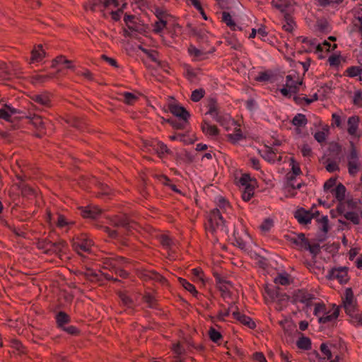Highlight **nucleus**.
Returning a JSON list of instances; mask_svg holds the SVG:
<instances>
[{
    "mask_svg": "<svg viewBox=\"0 0 362 362\" xmlns=\"http://www.w3.org/2000/svg\"><path fill=\"white\" fill-rule=\"evenodd\" d=\"M110 223L115 229H111L107 226H104L103 229L112 238H117L126 233H132L137 228L136 222L130 220L125 214L112 217L110 220Z\"/></svg>",
    "mask_w": 362,
    "mask_h": 362,
    "instance_id": "nucleus-1",
    "label": "nucleus"
},
{
    "mask_svg": "<svg viewBox=\"0 0 362 362\" xmlns=\"http://www.w3.org/2000/svg\"><path fill=\"white\" fill-rule=\"evenodd\" d=\"M355 296H345L343 305L345 313L351 317V323L356 326H362V315L359 313Z\"/></svg>",
    "mask_w": 362,
    "mask_h": 362,
    "instance_id": "nucleus-2",
    "label": "nucleus"
},
{
    "mask_svg": "<svg viewBox=\"0 0 362 362\" xmlns=\"http://www.w3.org/2000/svg\"><path fill=\"white\" fill-rule=\"evenodd\" d=\"M122 303L128 308H134L139 306L141 303L147 304V307L150 308H158V300L155 296H142L141 300H138L136 296H119Z\"/></svg>",
    "mask_w": 362,
    "mask_h": 362,
    "instance_id": "nucleus-3",
    "label": "nucleus"
},
{
    "mask_svg": "<svg viewBox=\"0 0 362 362\" xmlns=\"http://www.w3.org/2000/svg\"><path fill=\"white\" fill-rule=\"evenodd\" d=\"M104 264L105 269H109L123 279L129 276V273L124 269L128 264V262L122 257L107 258L105 260Z\"/></svg>",
    "mask_w": 362,
    "mask_h": 362,
    "instance_id": "nucleus-4",
    "label": "nucleus"
},
{
    "mask_svg": "<svg viewBox=\"0 0 362 362\" xmlns=\"http://www.w3.org/2000/svg\"><path fill=\"white\" fill-rule=\"evenodd\" d=\"M206 228L211 233L220 230L221 231L228 233V229L225 225V221L221 214L220 209H214L208 215V222Z\"/></svg>",
    "mask_w": 362,
    "mask_h": 362,
    "instance_id": "nucleus-5",
    "label": "nucleus"
},
{
    "mask_svg": "<svg viewBox=\"0 0 362 362\" xmlns=\"http://www.w3.org/2000/svg\"><path fill=\"white\" fill-rule=\"evenodd\" d=\"M303 81L299 79L298 76L295 73L286 76L285 84L279 89L281 94L286 98H291L293 95L299 91L300 86Z\"/></svg>",
    "mask_w": 362,
    "mask_h": 362,
    "instance_id": "nucleus-6",
    "label": "nucleus"
},
{
    "mask_svg": "<svg viewBox=\"0 0 362 362\" xmlns=\"http://www.w3.org/2000/svg\"><path fill=\"white\" fill-rule=\"evenodd\" d=\"M207 107L208 111L206 114L210 115L221 125L225 126L229 119V117L222 114L221 107L218 103L215 100L211 99L208 103Z\"/></svg>",
    "mask_w": 362,
    "mask_h": 362,
    "instance_id": "nucleus-7",
    "label": "nucleus"
},
{
    "mask_svg": "<svg viewBox=\"0 0 362 362\" xmlns=\"http://www.w3.org/2000/svg\"><path fill=\"white\" fill-rule=\"evenodd\" d=\"M138 276L145 282H152L161 286L168 285L166 279L153 270L147 269H141L138 272Z\"/></svg>",
    "mask_w": 362,
    "mask_h": 362,
    "instance_id": "nucleus-8",
    "label": "nucleus"
},
{
    "mask_svg": "<svg viewBox=\"0 0 362 362\" xmlns=\"http://www.w3.org/2000/svg\"><path fill=\"white\" fill-rule=\"evenodd\" d=\"M347 159L349 173L354 175L358 172L359 165L358 153L353 144H351V148L349 154L347 155Z\"/></svg>",
    "mask_w": 362,
    "mask_h": 362,
    "instance_id": "nucleus-9",
    "label": "nucleus"
},
{
    "mask_svg": "<svg viewBox=\"0 0 362 362\" xmlns=\"http://www.w3.org/2000/svg\"><path fill=\"white\" fill-rule=\"evenodd\" d=\"M18 74V68L16 65L9 66L4 62H0V81L9 80Z\"/></svg>",
    "mask_w": 362,
    "mask_h": 362,
    "instance_id": "nucleus-10",
    "label": "nucleus"
},
{
    "mask_svg": "<svg viewBox=\"0 0 362 362\" xmlns=\"http://www.w3.org/2000/svg\"><path fill=\"white\" fill-rule=\"evenodd\" d=\"M327 276L330 279H337L343 284L347 281V270L345 267L334 268L329 271Z\"/></svg>",
    "mask_w": 362,
    "mask_h": 362,
    "instance_id": "nucleus-11",
    "label": "nucleus"
},
{
    "mask_svg": "<svg viewBox=\"0 0 362 362\" xmlns=\"http://www.w3.org/2000/svg\"><path fill=\"white\" fill-rule=\"evenodd\" d=\"M93 246V243L90 240L83 238L80 239L74 243V247L76 251L81 255L82 252H91V247Z\"/></svg>",
    "mask_w": 362,
    "mask_h": 362,
    "instance_id": "nucleus-12",
    "label": "nucleus"
},
{
    "mask_svg": "<svg viewBox=\"0 0 362 362\" xmlns=\"http://www.w3.org/2000/svg\"><path fill=\"white\" fill-rule=\"evenodd\" d=\"M27 118L30 119V123L39 131L37 136L40 137L43 133V130L45 129V122L43 119L37 115L29 113Z\"/></svg>",
    "mask_w": 362,
    "mask_h": 362,
    "instance_id": "nucleus-13",
    "label": "nucleus"
},
{
    "mask_svg": "<svg viewBox=\"0 0 362 362\" xmlns=\"http://www.w3.org/2000/svg\"><path fill=\"white\" fill-rule=\"evenodd\" d=\"M81 214L86 218L96 219L102 214L101 209L95 206L80 208Z\"/></svg>",
    "mask_w": 362,
    "mask_h": 362,
    "instance_id": "nucleus-14",
    "label": "nucleus"
},
{
    "mask_svg": "<svg viewBox=\"0 0 362 362\" xmlns=\"http://www.w3.org/2000/svg\"><path fill=\"white\" fill-rule=\"evenodd\" d=\"M232 315L234 319L239 321L241 324L247 326L250 329H254L256 327V323L255 321L250 317L239 312L238 310L233 312Z\"/></svg>",
    "mask_w": 362,
    "mask_h": 362,
    "instance_id": "nucleus-15",
    "label": "nucleus"
},
{
    "mask_svg": "<svg viewBox=\"0 0 362 362\" xmlns=\"http://www.w3.org/2000/svg\"><path fill=\"white\" fill-rule=\"evenodd\" d=\"M170 112L179 119L188 120L190 116L189 112L178 104H171L170 105Z\"/></svg>",
    "mask_w": 362,
    "mask_h": 362,
    "instance_id": "nucleus-16",
    "label": "nucleus"
},
{
    "mask_svg": "<svg viewBox=\"0 0 362 362\" xmlns=\"http://www.w3.org/2000/svg\"><path fill=\"white\" fill-rule=\"evenodd\" d=\"M189 55L193 58L194 61H202L208 58V55L211 52H205L202 49L197 48L194 45H190L188 48Z\"/></svg>",
    "mask_w": 362,
    "mask_h": 362,
    "instance_id": "nucleus-17",
    "label": "nucleus"
},
{
    "mask_svg": "<svg viewBox=\"0 0 362 362\" xmlns=\"http://www.w3.org/2000/svg\"><path fill=\"white\" fill-rule=\"evenodd\" d=\"M314 217L315 214H311L310 211H305L303 209L297 210L295 214V218L301 224H308L310 223L312 218Z\"/></svg>",
    "mask_w": 362,
    "mask_h": 362,
    "instance_id": "nucleus-18",
    "label": "nucleus"
},
{
    "mask_svg": "<svg viewBox=\"0 0 362 362\" xmlns=\"http://www.w3.org/2000/svg\"><path fill=\"white\" fill-rule=\"evenodd\" d=\"M341 159L339 157L332 158L327 156L325 161V168L329 173H334L339 170V164Z\"/></svg>",
    "mask_w": 362,
    "mask_h": 362,
    "instance_id": "nucleus-19",
    "label": "nucleus"
},
{
    "mask_svg": "<svg viewBox=\"0 0 362 362\" xmlns=\"http://www.w3.org/2000/svg\"><path fill=\"white\" fill-rule=\"evenodd\" d=\"M333 312L332 314L329 315L328 313H326L325 315L320 317L318 320L319 323L325 324L329 322H332L336 320L339 315L340 312L339 306L336 305L335 304L332 305Z\"/></svg>",
    "mask_w": 362,
    "mask_h": 362,
    "instance_id": "nucleus-20",
    "label": "nucleus"
},
{
    "mask_svg": "<svg viewBox=\"0 0 362 362\" xmlns=\"http://www.w3.org/2000/svg\"><path fill=\"white\" fill-rule=\"evenodd\" d=\"M153 150L160 157L163 158L167 154H170L172 152L168 146L161 141H155L153 145Z\"/></svg>",
    "mask_w": 362,
    "mask_h": 362,
    "instance_id": "nucleus-21",
    "label": "nucleus"
},
{
    "mask_svg": "<svg viewBox=\"0 0 362 362\" xmlns=\"http://www.w3.org/2000/svg\"><path fill=\"white\" fill-rule=\"evenodd\" d=\"M272 5L281 13H288L292 6L290 0H272Z\"/></svg>",
    "mask_w": 362,
    "mask_h": 362,
    "instance_id": "nucleus-22",
    "label": "nucleus"
},
{
    "mask_svg": "<svg viewBox=\"0 0 362 362\" xmlns=\"http://www.w3.org/2000/svg\"><path fill=\"white\" fill-rule=\"evenodd\" d=\"M20 113V111L10 105H6L0 108V118L9 121L12 115Z\"/></svg>",
    "mask_w": 362,
    "mask_h": 362,
    "instance_id": "nucleus-23",
    "label": "nucleus"
},
{
    "mask_svg": "<svg viewBox=\"0 0 362 362\" xmlns=\"http://www.w3.org/2000/svg\"><path fill=\"white\" fill-rule=\"evenodd\" d=\"M45 52L42 49V45H38L37 47L33 49L31 52L30 63H38L40 62L44 57Z\"/></svg>",
    "mask_w": 362,
    "mask_h": 362,
    "instance_id": "nucleus-24",
    "label": "nucleus"
},
{
    "mask_svg": "<svg viewBox=\"0 0 362 362\" xmlns=\"http://www.w3.org/2000/svg\"><path fill=\"white\" fill-rule=\"evenodd\" d=\"M202 129L206 135L211 137L216 136L219 134L218 128L206 121L203 122L202 125Z\"/></svg>",
    "mask_w": 362,
    "mask_h": 362,
    "instance_id": "nucleus-25",
    "label": "nucleus"
},
{
    "mask_svg": "<svg viewBox=\"0 0 362 362\" xmlns=\"http://www.w3.org/2000/svg\"><path fill=\"white\" fill-rule=\"evenodd\" d=\"M157 20H169L171 16L167 12L165 9L158 6H153L151 8Z\"/></svg>",
    "mask_w": 362,
    "mask_h": 362,
    "instance_id": "nucleus-26",
    "label": "nucleus"
},
{
    "mask_svg": "<svg viewBox=\"0 0 362 362\" xmlns=\"http://www.w3.org/2000/svg\"><path fill=\"white\" fill-rule=\"evenodd\" d=\"M217 207L216 209H220L221 214L222 213H229L230 210V205L229 202L223 197H217L216 198Z\"/></svg>",
    "mask_w": 362,
    "mask_h": 362,
    "instance_id": "nucleus-27",
    "label": "nucleus"
},
{
    "mask_svg": "<svg viewBox=\"0 0 362 362\" xmlns=\"http://www.w3.org/2000/svg\"><path fill=\"white\" fill-rule=\"evenodd\" d=\"M190 277L195 283L203 284L204 282V274L202 269L194 268L190 270Z\"/></svg>",
    "mask_w": 362,
    "mask_h": 362,
    "instance_id": "nucleus-28",
    "label": "nucleus"
},
{
    "mask_svg": "<svg viewBox=\"0 0 362 362\" xmlns=\"http://www.w3.org/2000/svg\"><path fill=\"white\" fill-rule=\"evenodd\" d=\"M216 281L217 286L221 292L228 294H232L233 291L230 290L231 285L229 281L221 277H217Z\"/></svg>",
    "mask_w": 362,
    "mask_h": 362,
    "instance_id": "nucleus-29",
    "label": "nucleus"
},
{
    "mask_svg": "<svg viewBox=\"0 0 362 362\" xmlns=\"http://www.w3.org/2000/svg\"><path fill=\"white\" fill-rule=\"evenodd\" d=\"M347 124L349 134L351 136H356L358 125V118L356 116L350 117L348 119Z\"/></svg>",
    "mask_w": 362,
    "mask_h": 362,
    "instance_id": "nucleus-30",
    "label": "nucleus"
},
{
    "mask_svg": "<svg viewBox=\"0 0 362 362\" xmlns=\"http://www.w3.org/2000/svg\"><path fill=\"white\" fill-rule=\"evenodd\" d=\"M157 238L163 247L167 250H172L174 243L172 239L166 234L160 233L157 235Z\"/></svg>",
    "mask_w": 362,
    "mask_h": 362,
    "instance_id": "nucleus-31",
    "label": "nucleus"
},
{
    "mask_svg": "<svg viewBox=\"0 0 362 362\" xmlns=\"http://www.w3.org/2000/svg\"><path fill=\"white\" fill-rule=\"evenodd\" d=\"M34 100L35 103L42 107H47L51 105L50 96L47 93L35 95L34 97Z\"/></svg>",
    "mask_w": 362,
    "mask_h": 362,
    "instance_id": "nucleus-32",
    "label": "nucleus"
},
{
    "mask_svg": "<svg viewBox=\"0 0 362 362\" xmlns=\"http://www.w3.org/2000/svg\"><path fill=\"white\" fill-rule=\"evenodd\" d=\"M47 219L50 222L56 223L57 226L59 228H63L69 225V222L66 220L65 217L62 215L57 214V219L50 214H47Z\"/></svg>",
    "mask_w": 362,
    "mask_h": 362,
    "instance_id": "nucleus-33",
    "label": "nucleus"
},
{
    "mask_svg": "<svg viewBox=\"0 0 362 362\" xmlns=\"http://www.w3.org/2000/svg\"><path fill=\"white\" fill-rule=\"evenodd\" d=\"M332 193L338 201L341 202L345 198L346 187L344 185L339 183L335 188L332 189Z\"/></svg>",
    "mask_w": 362,
    "mask_h": 362,
    "instance_id": "nucleus-34",
    "label": "nucleus"
},
{
    "mask_svg": "<svg viewBox=\"0 0 362 362\" xmlns=\"http://www.w3.org/2000/svg\"><path fill=\"white\" fill-rule=\"evenodd\" d=\"M227 138L231 143L235 144L244 139L245 136L243 135L240 128L235 127L234 132L232 134H228L227 135Z\"/></svg>",
    "mask_w": 362,
    "mask_h": 362,
    "instance_id": "nucleus-35",
    "label": "nucleus"
},
{
    "mask_svg": "<svg viewBox=\"0 0 362 362\" xmlns=\"http://www.w3.org/2000/svg\"><path fill=\"white\" fill-rule=\"evenodd\" d=\"M56 322L57 327L62 329L65 324L70 322V317L65 312L60 311L56 315Z\"/></svg>",
    "mask_w": 362,
    "mask_h": 362,
    "instance_id": "nucleus-36",
    "label": "nucleus"
},
{
    "mask_svg": "<svg viewBox=\"0 0 362 362\" xmlns=\"http://www.w3.org/2000/svg\"><path fill=\"white\" fill-rule=\"evenodd\" d=\"M274 281L276 285L286 286L290 284L289 276L286 273H279L275 276Z\"/></svg>",
    "mask_w": 362,
    "mask_h": 362,
    "instance_id": "nucleus-37",
    "label": "nucleus"
},
{
    "mask_svg": "<svg viewBox=\"0 0 362 362\" xmlns=\"http://www.w3.org/2000/svg\"><path fill=\"white\" fill-rule=\"evenodd\" d=\"M178 282L180 285L186 291L192 294H198L197 291L196 290L195 286L192 284L190 282L187 281L185 279L182 278H178Z\"/></svg>",
    "mask_w": 362,
    "mask_h": 362,
    "instance_id": "nucleus-38",
    "label": "nucleus"
},
{
    "mask_svg": "<svg viewBox=\"0 0 362 362\" xmlns=\"http://www.w3.org/2000/svg\"><path fill=\"white\" fill-rule=\"evenodd\" d=\"M296 345L298 349L308 351L311 349V340L309 337L303 336L298 339Z\"/></svg>",
    "mask_w": 362,
    "mask_h": 362,
    "instance_id": "nucleus-39",
    "label": "nucleus"
},
{
    "mask_svg": "<svg viewBox=\"0 0 362 362\" xmlns=\"http://www.w3.org/2000/svg\"><path fill=\"white\" fill-rule=\"evenodd\" d=\"M329 151L330 154L328 156H331L332 158L339 157L340 159L343 158V156L341 154V148L338 144H331L329 146Z\"/></svg>",
    "mask_w": 362,
    "mask_h": 362,
    "instance_id": "nucleus-40",
    "label": "nucleus"
},
{
    "mask_svg": "<svg viewBox=\"0 0 362 362\" xmlns=\"http://www.w3.org/2000/svg\"><path fill=\"white\" fill-rule=\"evenodd\" d=\"M284 190L287 197H293L296 194V185L292 177L287 181Z\"/></svg>",
    "mask_w": 362,
    "mask_h": 362,
    "instance_id": "nucleus-41",
    "label": "nucleus"
},
{
    "mask_svg": "<svg viewBox=\"0 0 362 362\" xmlns=\"http://www.w3.org/2000/svg\"><path fill=\"white\" fill-rule=\"evenodd\" d=\"M169 20H157L153 24V30L156 34H161L164 29L167 27Z\"/></svg>",
    "mask_w": 362,
    "mask_h": 362,
    "instance_id": "nucleus-42",
    "label": "nucleus"
},
{
    "mask_svg": "<svg viewBox=\"0 0 362 362\" xmlns=\"http://www.w3.org/2000/svg\"><path fill=\"white\" fill-rule=\"evenodd\" d=\"M140 49L153 62L161 66L160 61L158 59V52L155 50L148 49L144 47H140Z\"/></svg>",
    "mask_w": 362,
    "mask_h": 362,
    "instance_id": "nucleus-43",
    "label": "nucleus"
},
{
    "mask_svg": "<svg viewBox=\"0 0 362 362\" xmlns=\"http://www.w3.org/2000/svg\"><path fill=\"white\" fill-rule=\"evenodd\" d=\"M308 120L303 114H298L292 119V124L298 127H303L306 125Z\"/></svg>",
    "mask_w": 362,
    "mask_h": 362,
    "instance_id": "nucleus-44",
    "label": "nucleus"
},
{
    "mask_svg": "<svg viewBox=\"0 0 362 362\" xmlns=\"http://www.w3.org/2000/svg\"><path fill=\"white\" fill-rule=\"evenodd\" d=\"M168 122L173 126V127L177 129H184L188 123V120L177 119H170Z\"/></svg>",
    "mask_w": 362,
    "mask_h": 362,
    "instance_id": "nucleus-45",
    "label": "nucleus"
},
{
    "mask_svg": "<svg viewBox=\"0 0 362 362\" xmlns=\"http://www.w3.org/2000/svg\"><path fill=\"white\" fill-rule=\"evenodd\" d=\"M209 339L214 343L218 344L219 341L223 338L221 332L217 331L213 327H211L208 332Z\"/></svg>",
    "mask_w": 362,
    "mask_h": 362,
    "instance_id": "nucleus-46",
    "label": "nucleus"
},
{
    "mask_svg": "<svg viewBox=\"0 0 362 362\" xmlns=\"http://www.w3.org/2000/svg\"><path fill=\"white\" fill-rule=\"evenodd\" d=\"M221 18L222 21L224 22L232 30H235L238 28L233 21L231 16L228 13L223 12Z\"/></svg>",
    "mask_w": 362,
    "mask_h": 362,
    "instance_id": "nucleus-47",
    "label": "nucleus"
},
{
    "mask_svg": "<svg viewBox=\"0 0 362 362\" xmlns=\"http://www.w3.org/2000/svg\"><path fill=\"white\" fill-rule=\"evenodd\" d=\"M263 158L269 163H274L276 161H281V157L277 158L276 153L272 151H267L262 155Z\"/></svg>",
    "mask_w": 362,
    "mask_h": 362,
    "instance_id": "nucleus-48",
    "label": "nucleus"
},
{
    "mask_svg": "<svg viewBox=\"0 0 362 362\" xmlns=\"http://www.w3.org/2000/svg\"><path fill=\"white\" fill-rule=\"evenodd\" d=\"M122 100L127 105L134 104L138 99V97L134 93L124 92L122 94Z\"/></svg>",
    "mask_w": 362,
    "mask_h": 362,
    "instance_id": "nucleus-49",
    "label": "nucleus"
},
{
    "mask_svg": "<svg viewBox=\"0 0 362 362\" xmlns=\"http://www.w3.org/2000/svg\"><path fill=\"white\" fill-rule=\"evenodd\" d=\"M134 16L133 15H125L124 18V22L127 24V27L132 31H139V27L136 25H132L134 23Z\"/></svg>",
    "mask_w": 362,
    "mask_h": 362,
    "instance_id": "nucleus-50",
    "label": "nucleus"
},
{
    "mask_svg": "<svg viewBox=\"0 0 362 362\" xmlns=\"http://www.w3.org/2000/svg\"><path fill=\"white\" fill-rule=\"evenodd\" d=\"M11 346L12 348H13L16 351H18V353H20V354L25 353V348L19 340H18L16 339H11Z\"/></svg>",
    "mask_w": 362,
    "mask_h": 362,
    "instance_id": "nucleus-51",
    "label": "nucleus"
},
{
    "mask_svg": "<svg viewBox=\"0 0 362 362\" xmlns=\"http://www.w3.org/2000/svg\"><path fill=\"white\" fill-rule=\"evenodd\" d=\"M319 220V228L322 230L325 234H326L328 231V218L327 216H322Z\"/></svg>",
    "mask_w": 362,
    "mask_h": 362,
    "instance_id": "nucleus-52",
    "label": "nucleus"
},
{
    "mask_svg": "<svg viewBox=\"0 0 362 362\" xmlns=\"http://www.w3.org/2000/svg\"><path fill=\"white\" fill-rule=\"evenodd\" d=\"M305 249L309 250V252L315 256L317 255L320 251V247L318 243L310 244V242L306 244Z\"/></svg>",
    "mask_w": 362,
    "mask_h": 362,
    "instance_id": "nucleus-53",
    "label": "nucleus"
},
{
    "mask_svg": "<svg viewBox=\"0 0 362 362\" xmlns=\"http://www.w3.org/2000/svg\"><path fill=\"white\" fill-rule=\"evenodd\" d=\"M284 19L286 23L283 25V28L288 32H291L293 30V20L288 13H286L284 15Z\"/></svg>",
    "mask_w": 362,
    "mask_h": 362,
    "instance_id": "nucleus-54",
    "label": "nucleus"
},
{
    "mask_svg": "<svg viewBox=\"0 0 362 362\" xmlns=\"http://www.w3.org/2000/svg\"><path fill=\"white\" fill-rule=\"evenodd\" d=\"M71 63L70 61H69L68 59H66L64 57L62 56H59L58 57H57L54 61H53V63H52V66L53 67H57V65L59 64H66L67 65V68L69 69H72V66H69V64Z\"/></svg>",
    "mask_w": 362,
    "mask_h": 362,
    "instance_id": "nucleus-55",
    "label": "nucleus"
},
{
    "mask_svg": "<svg viewBox=\"0 0 362 362\" xmlns=\"http://www.w3.org/2000/svg\"><path fill=\"white\" fill-rule=\"evenodd\" d=\"M204 95V90L202 88L196 89L192 93L191 99L194 102L199 101Z\"/></svg>",
    "mask_w": 362,
    "mask_h": 362,
    "instance_id": "nucleus-56",
    "label": "nucleus"
},
{
    "mask_svg": "<svg viewBox=\"0 0 362 362\" xmlns=\"http://www.w3.org/2000/svg\"><path fill=\"white\" fill-rule=\"evenodd\" d=\"M344 0H317L318 4L321 6H337L341 4Z\"/></svg>",
    "mask_w": 362,
    "mask_h": 362,
    "instance_id": "nucleus-57",
    "label": "nucleus"
},
{
    "mask_svg": "<svg viewBox=\"0 0 362 362\" xmlns=\"http://www.w3.org/2000/svg\"><path fill=\"white\" fill-rule=\"evenodd\" d=\"M347 71L351 77L361 76L362 74V69L357 66H351L348 69Z\"/></svg>",
    "mask_w": 362,
    "mask_h": 362,
    "instance_id": "nucleus-58",
    "label": "nucleus"
},
{
    "mask_svg": "<svg viewBox=\"0 0 362 362\" xmlns=\"http://www.w3.org/2000/svg\"><path fill=\"white\" fill-rule=\"evenodd\" d=\"M308 240L305 237L303 234H300L298 235V237L295 239L294 243L305 248L306 246V244L308 243Z\"/></svg>",
    "mask_w": 362,
    "mask_h": 362,
    "instance_id": "nucleus-59",
    "label": "nucleus"
},
{
    "mask_svg": "<svg viewBox=\"0 0 362 362\" xmlns=\"http://www.w3.org/2000/svg\"><path fill=\"white\" fill-rule=\"evenodd\" d=\"M62 329L71 335L77 336L80 334V330L74 325H70L69 327L64 326Z\"/></svg>",
    "mask_w": 362,
    "mask_h": 362,
    "instance_id": "nucleus-60",
    "label": "nucleus"
},
{
    "mask_svg": "<svg viewBox=\"0 0 362 362\" xmlns=\"http://www.w3.org/2000/svg\"><path fill=\"white\" fill-rule=\"evenodd\" d=\"M320 351L327 358V359H331L332 357V352L327 347L325 343H322L320 345Z\"/></svg>",
    "mask_w": 362,
    "mask_h": 362,
    "instance_id": "nucleus-61",
    "label": "nucleus"
},
{
    "mask_svg": "<svg viewBox=\"0 0 362 362\" xmlns=\"http://www.w3.org/2000/svg\"><path fill=\"white\" fill-rule=\"evenodd\" d=\"M355 19L356 22L354 23L355 27L358 30L359 33L362 36V16L358 13L355 15Z\"/></svg>",
    "mask_w": 362,
    "mask_h": 362,
    "instance_id": "nucleus-62",
    "label": "nucleus"
},
{
    "mask_svg": "<svg viewBox=\"0 0 362 362\" xmlns=\"http://www.w3.org/2000/svg\"><path fill=\"white\" fill-rule=\"evenodd\" d=\"M252 358L258 362H267L262 352H255L252 355Z\"/></svg>",
    "mask_w": 362,
    "mask_h": 362,
    "instance_id": "nucleus-63",
    "label": "nucleus"
},
{
    "mask_svg": "<svg viewBox=\"0 0 362 362\" xmlns=\"http://www.w3.org/2000/svg\"><path fill=\"white\" fill-rule=\"evenodd\" d=\"M354 103L355 105L362 107V93L357 91L354 94Z\"/></svg>",
    "mask_w": 362,
    "mask_h": 362,
    "instance_id": "nucleus-64",
    "label": "nucleus"
}]
</instances>
